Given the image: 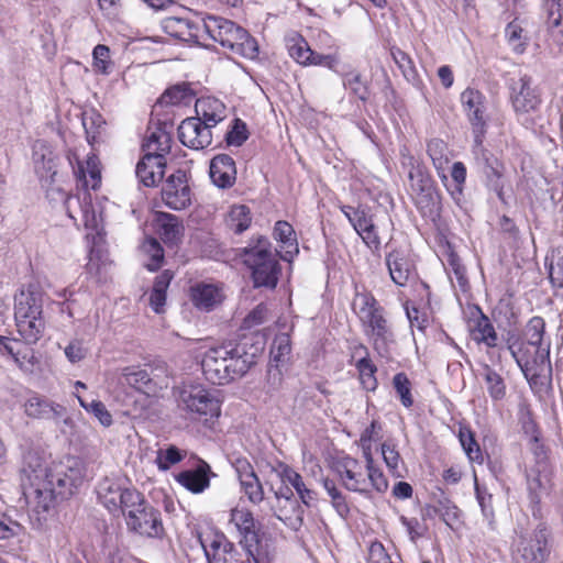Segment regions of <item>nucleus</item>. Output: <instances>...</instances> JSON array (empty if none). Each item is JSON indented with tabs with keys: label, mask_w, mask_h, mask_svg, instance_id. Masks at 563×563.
<instances>
[{
	"label": "nucleus",
	"mask_w": 563,
	"mask_h": 563,
	"mask_svg": "<svg viewBox=\"0 0 563 563\" xmlns=\"http://www.w3.org/2000/svg\"><path fill=\"white\" fill-rule=\"evenodd\" d=\"M178 139L191 150H202L212 143L211 130L199 118H187L178 126Z\"/></svg>",
	"instance_id": "nucleus-23"
},
{
	"label": "nucleus",
	"mask_w": 563,
	"mask_h": 563,
	"mask_svg": "<svg viewBox=\"0 0 563 563\" xmlns=\"http://www.w3.org/2000/svg\"><path fill=\"white\" fill-rule=\"evenodd\" d=\"M208 563H244L235 544L222 532L207 528L198 533Z\"/></svg>",
	"instance_id": "nucleus-10"
},
{
	"label": "nucleus",
	"mask_w": 563,
	"mask_h": 563,
	"mask_svg": "<svg viewBox=\"0 0 563 563\" xmlns=\"http://www.w3.org/2000/svg\"><path fill=\"white\" fill-rule=\"evenodd\" d=\"M354 314H356L362 332L380 353L393 341V332L386 318V310L372 291L363 289L354 292Z\"/></svg>",
	"instance_id": "nucleus-3"
},
{
	"label": "nucleus",
	"mask_w": 563,
	"mask_h": 563,
	"mask_svg": "<svg viewBox=\"0 0 563 563\" xmlns=\"http://www.w3.org/2000/svg\"><path fill=\"white\" fill-rule=\"evenodd\" d=\"M541 8L550 36L563 47V0H542Z\"/></svg>",
	"instance_id": "nucleus-34"
},
{
	"label": "nucleus",
	"mask_w": 563,
	"mask_h": 563,
	"mask_svg": "<svg viewBox=\"0 0 563 563\" xmlns=\"http://www.w3.org/2000/svg\"><path fill=\"white\" fill-rule=\"evenodd\" d=\"M125 519L128 528L142 537L162 539L165 536L161 512L150 506L142 494L140 504L129 508Z\"/></svg>",
	"instance_id": "nucleus-11"
},
{
	"label": "nucleus",
	"mask_w": 563,
	"mask_h": 563,
	"mask_svg": "<svg viewBox=\"0 0 563 563\" xmlns=\"http://www.w3.org/2000/svg\"><path fill=\"white\" fill-rule=\"evenodd\" d=\"M484 379L490 398L495 401L503 400L506 396L504 378L492 367H485Z\"/></svg>",
	"instance_id": "nucleus-53"
},
{
	"label": "nucleus",
	"mask_w": 563,
	"mask_h": 563,
	"mask_svg": "<svg viewBox=\"0 0 563 563\" xmlns=\"http://www.w3.org/2000/svg\"><path fill=\"white\" fill-rule=\"evenodd\" d=\"M354 350H363L367 354V347L363 344L354 346ZM355 367L358 372V380L362 387L367 391H374L377 388L376 365L365 355L356 362Z\"/></svg>",
	"instance_id": "nucleus-42"
},
{
	"label": "nucleus",
	"mask_w": 563,
	"mask_h": 563,
	"mask_svg": "<svg viewBox=\"0 0 563 563\" xmlns=\"http://www.w3.org/2000/svg\"><path fill=\"white\" fill-rule=\"evenodd\" d=\"M0 355L10 356L22 371L30 373L40 363L32 344L3 335H0Z\"/></svg>",
	"instance_id": "nucleus-22"
},
{
	"label": "nucleus",
	"mask_w": 563,
	"mask_h": 563,
	"mask_svg": "<svg viewBox=\"0 0 563 563\" xmlns=\"http://www.w3.org/2000/svg\"><path fill=\"white\" fill-rule=\"evenodd\" d=\"M224 223L236 234L246 231L252 223L250 208L245 205H233L224 217Z\"/></svg>",
	"instance_id": "nucleus-44"
},
{
	"label": "nucleus",
	"mask_w": 563,
	"mask_h": 563,
	"mask_svg": "<svg viewBox=\"0 0 563 563\" xmlns=\"http://www.w3.org/2000/svg\"><path fill=\"white\" fill-rule=\"evenodd\" d=\"M482 152V157L477 158V163L481 166L482 173L485 177V185L488 190L496 194L497 198L503 202L507 203L504 194V176H503V164L494 157L492 154L484 151L482 147L474 145V152Z\"/></svg>",
	"instance_id": "nucleus-24"
},
{
	"label": "nucleus",
	"mask_w": 563,
	"mask_h": 563,
	"mask_svg": "<svg viewBox=\"0 0 563 563\" xmlns=\"http://www.w3.org/2000/svg\"><path fill=\"white\" fill-rule=\"evenodd\" d=\"M240 257L251 271L255 287H276L282 267L272 252V243L266 236L260 235L251 239L249 245L241 250Z\"/></svg>",
	"instance_id": "nucleus-6"
},
{
	"label": "nucleus",
	"mask_w": 563,
	"mask_h": 563,
	"mask_svg": "<svg viewBox=\"0 0 563 563\" xmlns=\"http://www.w3.org/2000/svg\"><path fill=\"white\" fill-rule=\"evenodd\" d=\"M506 344L526 376H534L550 365L551 340L545 336V321L542 317L530 318L521 335L509 334Z\"/></svg>",
	"instance_id": "nucleus-1"
},
{
	"label": "nucleus",
	"mask_w": 563,
	"mask_h": 563,
	"mask_svg": "<svg viewBox=\"0 0 563 563\" xmlns=\"http://www.w3.org/2000/svg\"><path fill=\"white\" fill-rule=\"evenodd\" d=\"M172 143L173 139L170 133L162 128H157L146 136L143 146L147 150V153H162L163 157H165V155L168 154L172 148Z\"/></svg>",
	"instance_id": "nucleus-48"
},
{
	"label": "nucleus",
	"mask_w": 563,
	"mask_h": 563,
	"mask_svg": "<svg viewBox=\"0 0 563 563\" xmlns=\"http://www.w3.org/2000/svg\"><path fill=\"white\" fill-rule=\"evenodd\" d=\"M463 111L472 126L474 144L482 147L483 139L487 130L485 96L477 89L467 87L460 96Z\"/></svg>",
	"instance_id": "nucleus-13"
},
{
	"label": "nucleus",
	"mask_w": 563,
	"mask_h": 563,
	"mask_svg": "<svg viewBox=\"0 0 563 563\" xmlns=\"http://www.w3.org/2000/svg\"><path fill=\"white\" fill-rule=\"evenodd\" d=\"M74 174L78 181L86 189L84 196L65 195L64 206L70 219L77 221L76 213L79 212L80 220L86 229L96 230L98 228V219L92 203L91 195L88 189L97 190L101 183L100 162L97 155H88L85 162H77Z\"/></svg>",
	"instance_id": "nucleus-2"
},
{
	"label": "nucleus",
	"mask_w": 563,
	"mask_h": 563,
	"mask_svg": "<svg viewBox=\"0 0 563 563\" xmlns=\"http://www.w3.org/2000/svg\"><path fill=\"white\" fill-rule=\"evenodd\" d=\"M79 405L89 413H91L95 418L99 420V422L103 427H110L113 422L112 415L107 409L106 405L98 399H95L90 402L85 400L81 396H76Z\"/></svg>",
	"instance_id": "nucleus-55"
},
{
	"label": "nucleus",
	"mask_w": 563,
	"mask_h": 563,
	"mask_svg": "<svg viewBox=\"0 0 563 563\" xmlns=\"http://www.w3.org/2000/svg\"><path fill=\"white\" fill-rule=\"evenodd\" d=\"M188 296L196 309L206 312L212 311L225 298L220 286L205 282H198L190 286Z\"/></svg>",
	"instance_id": "nucleus-27"
},
{
	"label": "nucleus",
	"mask_w": 563,
	"mask_h": 563,
	"mask_svg": "<svg viewBox=\"0 0 563 563\" xmlns=\"http://www.w3.org/2000/svg\"><path fill=\"white\" fill-rule=\"evenodd\" d=\"M187 455V452L179 450L175 445H169L165 450H159L156 456V464L161 471H167L173 465L181 462Z\"/></svg>",
	"instance_id": "nucleus-57"
},
{
	"label": "nucleus",
	"mask_w": 563,
	"mask_h": 563,
	"mask_svg": "<svg viewBox=\"0 0 563 563\" xmlns=\"http://www.w3.org/2000/svg\"><path fill=\"white\" fill-rule=\"evenodd\" d=\"M162 27L169 36L192 43H198L203 32V23L175 15L166 16L162 21Z\"/></svg>",
	"instance_id": "nucleus-26"
},
{
	"label": "nucleus",
	"mask_w": 563,
	"mask_h": 563,
	"mask_svg": "<svg viewBox=\"0 0 563 563\" xmlns=\"http://www.w3.org/2000/svg\"><path fill=\"white\" fill-rule=\"evenodd\" d=\"M92 66L96 73L108 75L112 62L110 58V48L107 45L98 44L92 52Z\"/></svg>",
	"instance_id": "nucleus-64"
},
{
	"label": "nucleus",
	"mask_w": 563,
	"mask_h": 563,
	"mask_svg": "<svg viewBox=\"0 0 563 563\" xmlns=\"http://www.w3.org/2000/svg\"><path fill=\"white\" fill-rule=\"evenodd\" d=\"M382 439V424L378 420H372L371 424L362 432L360 438V445L363 450V455H372V442Z\"/></svg>",
	"instance_id": "nucleus-63"
},
{
	"label": "nucleus",
	"mask_w": 563,
	"mask_h": 563,
	"mask_svg": "<svg viewBox=\"0 0 563 563\" xmlns=\"http://www.w3.org/2000/svg\"><path fill=\"white\" fill-rule=\"evenodd\" d=\"M201 367L207 380L214 385H224L244 375L249 369V362L238 346L229 343L208 349Z\"/></svg>",
	"instance_id": "nucleus-4"
},
{
	"label": "nucleus",
	"mask_w": 563,
	"mask_h": 563,
	"mask_svg": "<svg viewBox=\"0 0 563 563\" xmlns=\"http://www.w3.org/2000/svg\"><path fill=\"white\" fill-rule=\"evenodd\" d=\"M100 501L110 512H126L141 501V493L134 488H122L118 483L106 481L98 490Z\"/></svg>",
	"instance_id": "nucleus-18"
},
{
	"label": "nucleus",
	"mask_w": 563,
	"mask_h": 563,
	"mask_svg": "<svg viewBox=\"0 0 563 563\" xmlns=\"http://www.w3.org/2000/svg\"><path fill=\"white\" fill-rule=\"evenodd\" d=\"M427 153L442 180H446V167L450 162V152L446 143L441 139H432L427 144Z\"/></svg>",
	"instance_id": "nucleus-41"
},
{
	"label": "nucleus",
	"mask_w": 563,
	"mask_h": 563,
	"mask_svg": "<svg viewBox=\"0 0 563 563\" xmlns=\"http://www.w3.org/2000/svg\"><path fill=\"white\" fill-rule=\"evenodd\" d=\"M289 492V496H285L282 492H275V498L277 500V507L273 508L274 516L283 521L285 525L296 528L302 521L301 509L297 500L292 498V492Z\"/></svg>",
	"instance_id": "nucleus-35"
},
{
	"label": "nucleus",
	"mask_w": 563,
	"mask_h": 563,
	"mask_svg": "<svg viewBox=\"0 0 563 563\" xmlns=\"http://www.w3.org/2000/svg\"><path fill=\"white\" fill-rule=\"evenodd\" d=\"M365 560L366 563H401L398 555L393 559V556L386 551L383 543L376 540L369 542Z\"/></svg>",
	"instance_id": "nucleus-61"
},
{
	"label": "nucleus",
	"mask_w": 563,
	"mask_h": 563,
	"mask_svg": "<svg viewBox=\"0 0 563 563\" xmlns=\"http://www.w3.org/2000/svg\"><path fill=\"white\" fill-rule=\"evenodd\" d=\"M166 164V158L162 153H146L136 164V177L145 187H155L165 175Z\"/></svg>",
	"instance_id": "nucleus-28"
},
{
	"label": "nucleus",
	"mask_w": 563,
	"mask_h": 563,
	"mask_svg": "<svg viewBox=\"0 0 563 563\" xmlns=\"http://www.w3.org/2000/svg\"><path fill=\"white\" fill-rule=\"evenodd\" d=\"M157 232L165 243H176L184 232V225L179 218L167 212L156 213Z\"/></svg>",
	"instance_id": "nucleus-37"
},
{
	"label": "nucleus",
	"mask_w": 563,
	"mask_h": 563,
	"mask_svg": "<svg viewBox=\"0 0 563 563\" xmlns=\"http://www.w3.org/2000/svg\"><path fill=\"white\" fill-rule=\"evenodd\" d=\"M209 175L217 187L231 188L236 181L234 159L228 154L216 155L210 162Z\"/></svg>",
	"instance_id": "nucleus-31"
},
{
	"label": "nucleus",
	"mask_w": 563,
	"mask_h": 563,
	"mask_svg": "<svg viewBox=\"0 0 563 563\" xmlns=\"http://www.w3.org/2000/svg\"><path fill=\"white\" fill-rule=\"evenodd\" d=\"M210 465L202 459L197 457V465L194 470H186L175 475V481L192 494H201L210 486Z\"/></svg>",
	"instance_id": "nucleus-29"
},
{
	"label": "nucleus",
	"mask_w": 563,
	"mask_h": 563,
	"mask_svg": "<svg viewBox=\"0 0 563 563\" xmlns=\"http://www.w3.org/2000/svg\"><path fill=\"white\" fill-rule=\"evenodd\" d=\"M511 104L517 113L537 111L541 103V92L533 78L522 74L518 79H512L509 86Z\"/></svg>",
	"instance_id": "nucleus-15"
},
{
	"label": "nucleus",
	"mask_w": 563,
	"mask_h": 563,
	"mask_svg": "<svg viewBox=\"0 0 563 563\" xmlns=\"http://www.w3.org/2000/svg\"><path fill=\"white\" fill-rule=\"evenodd\" d=\"M383 460L388 467L390 474L395 477H402L399 464L402 463L400 454L396 445L390 442H384L380 445Z\"/></svg>",
	"instance_id": "nucleus-59"
},
{
	"label": "nucleus",
	"mask_w": 563,
	"mask_h": 563,
	"mask_svg": "<svg viewBox=\"0 0 563 563\" xmlns=\"http://www.w3.org/2000/svg\"><path fill=\"white\" fill-rule=\"evenodd\" d=\"M196 97V92L190 82L183 81L167 88L159 98V102L165 106L189 104Z\"/></svg>",
	"instance_id": "nucleus-40"
},
{
	"label": "nucleus",
	"mask_w": 563,
	"mask_h": 563,
	"mask_svg": "<svg viewBox=\"0 0 563 563\" xmlns=\"http://www.w3.org/2000/svg\"><path fill=\"white\" fill-rule=\"evenodd\" d=\"M162 200L173 210H184L191 205L192 192L186 172L177 169L166 179L161 190Z\"/></svg>",
	"instance_id": "nucleus-17"
},
{
	"label": "nucleus",
	"mask_w": 563,
	"mask_h": 563,
	"mask_svg": "<svg viewBox=\"0 0 563 563\" xmlns=\"http://www.w3.org/2000/svg\"><path fill=\"white\" fill-rule=\"evenodd\" d=\"M43 296L38 283H29L14 297V319L43 317Z\"/></svg>",
	"instance_id": "nucleus-21"
},
{
	"label": "nucleus",
	"mask_w": 563,
	"mask_h": 563,
	"mask_svg": "<svg viewBox=\"0 0 563 563\" xmlns=\"http://www.w3.org/2000/svg\"><path fill=\"white\" fill-rule=\"evenodd\" d=\"M26 537V528L18 520L3 514L0 516V547L10 553L22 549Z\"/></svg>",
	"instance_id": "nucleus-33"
},
{
	"label": "nucleus",
	"mask_w": 563,
	"mask_h": 563,
	"mask_svg": "<svg viewBox=\"0 0 563 563\" xmlns=\"http://www.w3.org/2000/svg\"><path fill=\"white\" fill-rule=\"evenodd\" d=\"M175 395L178 409L191 420L210 427L221 415V400L214 390L203 384H183Z\"/></svg>",
	"instance_id": "nucleus-5"
},
{
	"label": "nucleus",
	"mask_w": 563,
	"mask_h": 563,
	"mask_svg": "<svg viewBox=\"0 0 563 563\" xmlns=\"http://www.w3.org/2000/svg\"><path fill=\"white\" fill-rule=\"evenodd\" d=\"M197 117L211 130L225 118V106L216 98H201L196 101Z\"/></svg>",
	"instance_id": "nucleus-36"
},
{
	"label": "nucleus",
	"mask_w": 563,
	"mask_h": 563,
	"mask_svg": "<svg viewBox=\"0 0 563 563\" xmlns=\"http://www.w3.org/2000/svg\"><path fill=\"white\" fill-rule=\"evenodd\" d=\"M241 492L252 505H260L265 499V492L258 475L240 483Z\"/></svg>",
	"instance_id": "nucleus-58"
},
{
	"label": "nucleus",
	"mask_w": 563,
	"mask_h": 563,
	"mask_svg": "<svg viewBox=\"0 0 563 563\" xmlns=\"http://www.w3.org/2000/svg\"><path fill=\"white\" fill-rule=\"evenodd\" d=\"M390 56L398 69L401 71L404 78L413 87L420 89L422 80L418 74L412 58L402 49L397 46L390 47Z\"/></svg>",
	"instance_id": "nucleus-39"
},
{
	"label": "nucleus",
	"mask_w": 563,
	"mask_h": 563,
	"mask_svg": "<svg viewBox=\"0 0 563 563\" xmlns=\"http://www.w3.org/2000/svg\"><path fill=\"white\" fill-rule=\"evenodd\" d=\"M552 531L540 521L531 533L518 534L517 563H545L551 554Z\"/></svg>",
	"instance_id": "nucleus-9"
},
{
	"label": "nucleus",
	"mask_w": 563,
	"mask_h": 563,
	"mask_svg": "<svg viewBox=\"0 0 563 563\" xmlns=\"http://www.w3.org/2000/svg\"><path fill=\"white\" fill-rule=\"evenodd\" d=\"M230 522L235 526L243 537L247 563H271L267 544L264 543V532L253 511L245 506H236L230 511Z\"/></svg>",
	"instance_id": "nucleus-8"
},
{
	"label": "nucleus",
	"mask_w": 563,
	"mask_h": 563,
	"mask_svg": "<svg viewBox=\"0 0 563 563\" xmlns=\"http://www.w3.org/2000/svg\"><path fill=\"white\" fill-rule=\"evenodd\" d=\"M106 121L98 112H92L89 117L84 119V128L87 134V141L93 145L101 141L104 132Z\"/></svg>",
	"instance_id": "nucleus-54"
},
{
	"label": "nucleus",
	"mask_w": 563,
	"mask_h": 563,
	"mask_svg": "<svg viewBox=\"0 0 563 563\" xmlns=\"http://www.w3.org/2000/svg\"><path fill=\"white\" fill-rule=\"evenodd\" d=\"M429 516H440L442 520L448 525L452 526L453 522L459 520L460 510L449 498L443 497L439 499L437 505L427 509Z\"/></svg>",
	"instance_id": "nucleus-52"
},
{
	"label": "nucleus",
	"mask_w": 563,
	"mask_h": 563,
	"mask_svg": "<svg viewBox=\"0 0 563 563\" xmlns=\"http://www.w3.org/2000/svg\"><path fill=\"white\" fill-rule=\"evenodd\" d=\"M122 376L129 386L146 396L155 397L168 387L166 365L155 367L152 373L139 366H126L122 368Z\"/></svg>",
	"instance_id": "nucleus-12"
},
{
	"label": "nucleus",
	"mask_w": 563,
	"mask_h": 563,
	"mask_svg": "<svg viewBox=\"0 0 563 563\" xmlns=\"http://www.w3.org/2000/svg\"><path fill=\"white\" fill-rule=\"evenodd\" d=\"M279 475L282 479L289 483L297 492L301 501L309 506L310 503L314 499L316 493L306 486L302 476L292 467L285 463H279Z\"/></svg>",
	"instance_id": "nucleus-43"
},
{
	"label": "nucleus",
	"mask_w": 563,
	"mask_h": 563,
	"mask_svg": "<svg viewBox=\"0 0 563 563\" xmlns=\"http://www.w3.org/2000/svg\"><path fill=\"white\" fill-rule=\"evenodd\" d=\"M386 265L393 282L404 287L415 277L416 267L410 257L402 250H393L386 255Z\"/></svg>",
	"instance_id": "nucleus-30"
},
{
	"label": "nucleus",
	"mask_w": 563,
	"mask_h": 563,
	"mask_svg": "<svg viewBox=\"0 0 563 563\" xmlns=\"http://www.w3.org/2000/svg\"><path fill=\"white\" fill-rule=\"evenodd\" d=\"M479 313L481 316L475 321V325L472 330V338L477 343L485 344L487 347H496L498 345L497 332L488 317L481 310Z\"/></svg>",
	"instance_id": "nucleus-46"
},
{
	"label": "nucleus",
	"mask_w": 563,
	"mask_h": 563,
	"mask_svg": "<svg viewBox=\"0 0 563 563\" xmlns=\"http://www.w3.org/2000/svg\"><path fill=\"white\" fill-rule=\"evenodd\" d=\"M505 37L516 54H523L527 49L528 38L517 19L506 25Z\"/></svg>",
	"instance_id": "nucleus-51"
},
{
	"label": "nucleus",
	"mask_w": 563,
	"mask_h": 563,
	"mask_svg": "<svg viewBox=\"0 0 563 563\" xmlns=\"http://www.w3.org/2000/svg\"><path fill=\"white\" fill-rule=\"evenodd\" d=\"M526 483L529 505L534 519L542 518L541 501L550 494L551 481L548 468L529 467L526 470Z\"/></svg>",
	"instance_id": "nucleus-19"
},
{
	"label": "nucleus",
	"mask_w": 563,
	"mask_h": 563,
	"mask_svg": "<svg viewBox=\"0 0 563 563\" xmlns=\"http://www.w3.org/2000/svg\"><path fill=\"white\" fill-rule=\"evenodd\" d=\"M366 462L367 476L372 487L379 494L388 489V481L380 467L374 462L372 455H364Z\"/></svg>",
	"instance_id": "nucleus-56"
},
{
	"label": "nucleus",
	"mask_w": 563,
	"mask_h": 563,
	"mask_svg": "<svg viewBox=\"0 0 563 563\" xmlns=\"http://www.w3.org/2000/svg\"><path fill=\"white\" fill-rule=\"evenodd\" d=\"M273 238L280 247V258L291 263L299 254V244L294 227L288 221H277L273 229Z\"/></svg>",
	"instance_id": "nucleus-32"
},
{
	"label": "nucleus",
	"mask_w": 563,
	"mask_h": 563,
	"mask_svg": "<svg viewBox=\"0 0 563 563\" xmlns=\"http://www.w3.org/2000/svg\"><path fill=\"white\" fill-rule=\"evenodd\" d=\"M459 440L465 454L472 462L483 463L484 457L482 450L475 439L474 432L468 427H460Z\"/></svg>",
	"instance_id": "nucleus-50"
},
{
	"label": "nucleus",
	"mask_w": 563,
	"mask_h": 563,
	"mask_svg": "<svg viewBox=\"0 0 563 563\" xmlns=\"http://www.w3.org/2000/svg\"><path fill=\"white\" fill-rule=\"evenodd\" d=\"M286 47L289 56L302 66H323L334 69L339 64L335 53L319 54L312 51L307 40L299 33H292L286 37Z\"/></svg>",
	"instance_id": "nucleus-14"
},
{
	"label": "nucleus",
	"mask_w": 563,
	"mask_h": 563,
	"mask_svg": "<svg viewBox=\"0 0 563 563\" xmlns=\"http://www.w3.org/2000/svg\"><path fill=\"white\" fill-rule=\"evenodd\" d=\"M203 32L235 55L247 59H255L258 56V46L255 38L246 30L230 20L209 15L203 21Z\"/></svg>",
	"instance_id": "nucleus-7"
},
{
	"label": "nucleus",
	"mask_w": 563,
	"mask_h": 563,
	"mask_svg": "<svg viewBox=\"0 0 563 563\" xmlns=\"http://www.w3.org/2000/svg\"><path fill=\"white\" fill-rule=\"evenodd\" d=\"M415 196V203L420 214L426 219L435 221L441 212V196L437 188L427 189Z\"/></svg>",
	"instance_id": "nucleus-38"
},
{
	"label": "nucleus",
	"mask_w": 563,
	"mask_h": 563,
	"mask_svg": "<svg viewBox=\"0 0 563 563\" xmlns=\"http://www.w3.org/2000/svg\"><path fill=\"white\" fill-rule=\"evenodd\" d=\"M57 409H62V407L36 394L30 396L24 404L25 413L36 419L49 418L52 415L58 413Z\"/></svg>",
	"instance_id": "nucleus-45"
},
{
	"label": "nucleus",
	"mask_w": 563,
	"mask_h": 563,
	"mask_svg": "<svg viewBox=\"0 0 563 563\" xmlns=\"http://www.w3.org/2000/svg\"><path fill=\"white\" fill-rule=\"evenodd\" d=\"M45 483L53 487L57 495L70 496L84 483V473L78 466L59 465L46 472Z\"/></svg>",
	"instance_id": "nucleus-20"
},
{
	"label": "nucleus",
	"mask_w": 563,
	"mask_h": 563,
	"mask_svg": "<svg viewBox=\"0 0 563 563\" xmlns=\"http://www.w3.org/2000/svg\"><path fill=\"white\" fill-rule=\"evenodd\" d=\"M18 333L29 344H35L43 335L45 329L44 317L30 319H15Z\"/></svg>",
	"instance_id": "nucleus-47"
},
{
	"label": "nucleus",
	"mask_w": 563,
	"mask_h": 563,
	"mask_svg": "<svg viewBox=\"0 0 563 563\" xmlns=\"http://www.w3.org/2000/svg\"><path fill=\"white\" fill-rule=\"evenodd\" d=\"M474 490L476 500L481 507L483 518L487 521V526L490 530L496 529L495 510L493 507V495L488 492L485 486H482L475 477Z\"/></svg>",
	"instance_id": "nucleus-49"
},
{
	"label": "nucleus",
	"mask_w": 563,
	"mask_h": 563,
	"mask_svg": "<svg viewBox=\"0 0 563 563\" xmlns=\"http://www.w3.org/2000/svg\"><path fill=\"white\" fill-rule=\"evenodd\" d=\"M56 496L54 488L45 482L42 486L34 488L27 498V514L33 529L41 530L46 526L55 508Z\"/></svg>",
	"instance_id": "nucleus-16"
},
{
	"label": "nucleus",
	"mask_w": 563,
	"mask_h": 563,
	"mask_svg": "<svg viewBox=\"0 0 563 563\" xmlns=\"http://www.w3.org/2000/svg\"><path fill=\"white\" fill-rule=\"evenodd\" d=\"M518 422L521 427L522 432L530 437L541 434L537 422L533 419L530 406L526 402H521L518 407Z\"/></svg>",
	"instance_id": "nucleus-62"
},
{
	"label": "nucleus",
	"mask_w": 563,
	"mask_h": 563,
	"mask_svg": "<svg viewBox=\"0 0 563 563\" xmlns=\"http://www.w3.org/2000/svg\"><path fill=\"white\" fill-rule=\"evenodd\" d=\"M354 231L362 239L366 247L373 254L379 256L380 238L374 221V214L369 208L358 207L357 210H354Z\"/></svg>",
	"instance_id": "nucleus-25"
},
{
	"label": "nucleus",
	"mask_w": 563,
	"mask_h": 563,
	"mask_svg": "<svg viewBox=\"0 0 563 563\" xmlns=\"http://www.w3.org/2000/svg\"><path fill=\"white\" fill-rule=\"evenodd\" d=\"M393 386L399 397L401 405L405 408H410L413 405V398L411 395V383L408 376L404 373H397L393 377Z\"/></svg>",
	"instance_id": "nucleus-60"
}]
</instances>
